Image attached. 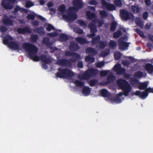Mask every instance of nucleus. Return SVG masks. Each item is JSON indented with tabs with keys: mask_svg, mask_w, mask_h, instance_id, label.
I'll list each match as a JSON object with an SVG mask.
<instances>
[{
	"mask_svg": "<svg viewBox=\"0 0 153 153\" xmlns=\"http://www.w3.org/2000/svg\"><path fill=\"white\" fill-rule=\"evenodd\" d=\"M24 50L28 53L29 58L35 62H38L40 59V57L36 54L38 51V48L34 44L28 42L24 43L23 44Z\"/></svg>",
	"mask_w": 153,
	"mask_h": 153,
	"instance_id": "nucleus-1",
	"label": "nucleus"
},
{
	"mask_svg": "<svg viewBox=\"0 0 153 153\" xmlns=\"http://www.w3.org/2000/svg\"><path fill=\"white\" fill-rule=\"evenodd\" d=\"M72 56V58L70 59V61L65 59H62L58 60L57 61V63L59 65L62 66H70L72 65L71 62H75L77 60L81 59V56L78 53H75Z\"/></svg>",
	"mask_w": 153,
	"mask_h": 153,
	"instance_id": "nucleus-2",
	"label": "nucleus"
},
{
	"mask_svg": "<svg viewBox=\"0 0 153 153\" xmlns=\"http://www.w3.org/2000/svg\"><path fill=\"white\" fill-rule=\"evenodd\" d=\"M58 71L56 74L57 77L66 79L73 77L74 74L73 72L67 68L63 69L59 68L58 69Z\"/></svg>",
	"mask_w": 153,
	"mask_h": 153,
	"instance_id": "nucleus-3",
	"label": "nucleus"
},
{
	"mask_svg": "<svg viewBox=\"0 0 153 153\" xmlns=\"http://www.w3.org/2000/svg\"><path fill=\"white\" fill-rule=\"evenodd\" d=\"M117 83L120 88L123 91V94L127 96L131 90V86L126 80L119 79L117 80Z\"/></svg>",
	"mask_w": 153,
	"mask_h": 153,
	"instance_id": "nucleus-4",
	"label": "nucleus"
},
{
	"mask_svg": "<svg viewBox=\"0 0 153 153\" xmlns=\"http://www.w3.org/2000/svg\"><path fill=\"white\" fill-rule=\"evenodd\" d=\"M120 16L123 21H127L129 19L133 20L134 16L131 13H129L126 10L123 9L120 11Z\"/></svg>",
	"mask_w": 153,
	"mask_h": 153,
	"instance_id": "nucleus-5",
	"label": "nucleus"
},
{
	"mask_svg": "<svg viewBox=\"0 0 153 153\" xmlns=\"http://www.w3.org/2000/svg\"><path fill=\"white\" fill-rule=\"evenodd\" d=\"M153 93V88L149 87L146 90V92H141L140 91H137L131 94L132 95H136L139 96L142 99H145L148 95V93Z\"/></svg>",
	"mask_w": 153,
	"mask_h": 153,
	"instance_id": "nucleus-6",
	"label": "nucleus"
},
{
	"mask_svg": "<svg viewBox=\"0 0 153 153\" xmlns=\"http://www.w3.org/2000/svg\"><path fill=\"white\" fill-rule=\"evenodd\" d=\"M98 70L94 69H88L82 75V78L84 79H88L91 77L97 75Z\"/></svg>",
	"mask_w": 153,
	"mask_h": 153,
	"instance_id": "nucleus-7",
	"label": "nucleus"
},
{
	"mask_svg": "<svg viewBox=\"0 0 153 153\" xmlns=\"http://www.w3.org/2000/svg\"><path fill=\"white\" fill-rule=\"evenodd\" d=\"M17 0H3L1 1V4L4 8L9 9L12 7L11 3H14Z\"/></svg>",
	"mask_w": 153,
	"mask_h": 153,
	"instance_id": "nucleus-8",
	"label": "nucleus"
},
{
	"mask_svg": "<svg viewBox=\"0 0 153 153\" xmlns=\"http://www.w3.org/2000/svg\"><path fill=\"white\" fill-rule=\"evenodd\" d=\"M63 16L69 22H73L77 18L78 16L76 13L69 12L67 14L63 15Z\"/></svg>",
	"mask_w": 153,
	"mask_h": 153,
	"instance_id": "nucleus-9",
	"label": "nucleus"
},
{
	"mask_svg": "<svg viewBox=\"0 0 153 153\" xmlns=\"http://www.w3.org/2000/svg\"><path fill=\"white\" fill-rule=\"evenodd\" d=\"M110 0H106L108 1ZM102 5L103 7H105L106 9L109 11L115 10L116 7L115 6L112 4H109L106 2V0H101Z\"/></svg>",
	"mask_w": 153,
	"mask_h": 153,
	"instance_id": "nucleus-10",
	"label": "nucleus"
},
{
	"mask_svg": "<svg viewBox=\"0 0 153 153\" xmlns=\"http://www.w3.org/2000/svg\"><path fill=\"white\" fill-rule=\"evenodd\" d=\"M88 27L90 29V32L91 33L88 34L87 37L90 38L94 37L96 35L95 33L97 32L96 26L93 24H90L89 25Z\"/></svg>",
	"mask_w": 153,
	"mask_h": 153,
	"instance_id": "nucleus-11",
	"label": "nucleus"
},
{
	"mask_svg": "<svg viewBox=\"0 0 153 153\" xmlns=\"http://www.w3.org/2000/svg\"><path fill=\"white\" fill-rule=\"evenodd\" d=\"M18 33L20 34H30L31 33V29L28 26H26L24 28H19L17 30Z\"/></svg>",
	"mask_w": 153,
	"mask_h": 153,
	"instance_id": "nucleus-12",
	"label": "nucleus"
},
{
	"mask_svg": "<svg viewBox=\"0 0 153 153\" xmlns=\"http://www.w3.org/2000/svg\"><path fill=\"white\" fill-rule=\"evenodd\" d=\"M72 4L77 9L82 8L84 5L82 0H73Z\"/></svg>",
	"mask_w": 153,
	"mask_h": 153,
	"instance_id": "nucleus-13",
	"label": "nucleus"
},
{
	"mask_svg": "<svg viewBox=\"0 0 153 153\" xmlns=\"http://www.w3.org/2000/svg\"><path fill=\"white\" fill-rule=\"evenodd\" d=\"M119 43V47L121 49L124 50L128 47L129 44L127 42L123 41V39L120 38L118 41Z\"/></svg>",
	"mask_w": 153,
	"mask_h": 153,
	"instance_id": "nucleus-14",
	"label": "nucleus"
},
{
	"mask_svg": "<svg viewBox=\"0 0 153 153\" xmlns=\"http://www.w3.org/2000/svg\"><path fill=\"white\" fill-rule=\"evenodd\" d=\"M69 48L73 51H76L79 49V45L75 41H72L70 43Z\"/></svg>",
	"mask_w": 153,
	"mask_h": 153,
	"instance_id": "nucleus-15",
	"label": "nucleus"
},
{
	"mask_svg": "<svg viewBox=\"0 0 153 153\" xmlns=\"http://www.w3.org/2000/svg\"><path fill=\"white\" fill-rule=\"evenodd\" d=\"M8 47L14 50H19L20 47L19 43L13 41H10Z\"/></svg>",
	"mask_w": 153,
	"mask_h": 153,
	"instance_id": "nucleus-16",
	"label": "nucleus"
},
{
	"mask_svg": "<svg viewBox=\"0 0 153 153\" xmlns=\"http://www.w3.org/2000/svg\"><path fill=\"white\" fill-rule=\"evenodd\" d=\"M3 22L4 25H6L12 26L13 25V22L7 16H6L3 19Z\"/></svg>",
	"mask_w": 153,
	"mask_h": 153,
	"instance_id": "nucleus-17",
	"label": "nucleus"
},
{
	"mask_svg": "<svg viewBox=\"0 0 153 153\" xmlns=\"http://www.w3.org/2000/svg\"><path fill=\"white\" fill-rule=\"evenodd\" d=\"M149 84V82L148 81L144 82H140L138 88L140 90H145V91L143 92H146V90L148 88L147 86Z\"/></svg>",
	"mask_w": 153,
	"mask_h": 153,
	"instance_id": "nucleus-18",
	"label": "nucleus"
},
{
	"mask_svg": "<svg viewBox=\"0 0 153 153\" xmlns=\"http://www.w3.org/2000/svg\"><path fill=\"white\" fill-rule=\"evenodd\" d=\"M86 15L87 17V18L89 19H92L93 22H95L96 20L95 19L93 20V19L95 18L96 16L95 14L93 13H91L90 10H88L86 13Z\"/></svg>",
	"mask_w": 153,
	"mask_h": 153,
	"instance_id": "nucleus-19",
	"label": "nucleus"
},
{
	"mask_svg": "<svg viewBox=\"0 0 153 153\" xmlns=\"http://www.w3.org/2000/svg\"><path fill=\"white\" fill-rule=\"evenodd\" d=\"M13 39V37L7 35L4 37L3 43L4 45H7L8 46H9L10 42L9 41L12 40Z\"/></svg>",
	"mask_w": 153,
	"mask_h": 153,
	"instance_id": "nucleus-20",
	"label": "nucleus"
},
{
	"mask_svg": "<svg viewBox=\"0 0 153 153\" xmlns=\"http://www.w3.org/2000/svg\"><path fill=\"white\" fill-rule=\"evenodd\" d=\"M86 53H89L92 56H95L97 53V51L94 48L91 47H88L85 49Z\"/></svg>",
	"mask_w": 153,
	"mask_h": 153,
	"instance_id": "nucleus-21",
	"label": "nucleus"
},
{
	"mask_svg": "<svg viewBox=\"0 0 153 153\" xmlns=\"http://www.w3.org/2000/svg\"><path fill=\"white\" fill-rule=\"evenodd\" d=\"M144 68L149 74H150L153 72V65L151 63H148L146 64Z\"/></svg>",
	"mask_w": 153,
	"mask_h": 153,
	"instance_id": "nucleus-22",
	"label": "nucleus"
},
{
	"mask_svg": "<svg viewBox=\"0 0 153 153\" xmlns=\"http://www.w3.org/2000/svg\"><path fill=\"white\" fill-rule=\"evenodd\" d=\"M40 60L46 64L50 63L51 60L49 58L47 57L45 55L42 54L40 56Z\"/></svg>",
	"mask_w": 153,
	"mask_h": 153,
	"instance_id": "nucleus-23",
	"label": "nucleus"
},
{
	"mask_svg": "<svg viewBox=\"0 0 153 153\" xmlns=\"http://www.w3.org/2000/svg\"><path fill=\"white\" fill-rule=\"evenodd\" d=\"M82 94L85 96H88L91 93L90 88L88 87L85 86L82 89Z\"/></svg>",
	"mask_w": 153,
	"mask_h": 153,
	"instance_id": "nucleus-24",
	"label": "nucleus"
},
{
	"mask_svg": "<svg viewBox=\"0 0 153 153\" xmlns=\"http://www.w3.org/2000/svg\"><path fill=\"white\" fill-rule=\"evenodd\" d=\"M34 31L38 33L40 35L45 34V31L43 27L41 26L36 28L34 29Z\"/></svg>",
	"mask_w": 153,
	"mask_h": 153,
	"instance_id": "nucleus-25",
	"label": "nucleus"
},
{
	"mask_svg": "<svg viewBox=\"0 0 153 153\" xmlns=\"http://www.w3.org/2000/svg\"><path fill=\"white\" fill-rule=\"evenodd\" d=\"M92 37L91 42L92 45L99 43L100 40V37L99 35H97L94 37Z\"/></svg>",
	"mask_w": 153,
	"mask_h": 153,
	"instance_id": "nucleus-26",
	"label": "nucleus"
},
{
	"mask_svg": "<svg viewBox=\"0 0 153 153\" xmlns=\"http://www.w3.org/2000/svg\"><path fill=\"white\" fill-rule=\"evenodd\" d=\"M76 40L81 45H84L87 42V40L79 36L76 38Z\"/></svg>",
	"mask_w": 153,
	"mask_h": 153,
	"instance_id": "nucleus-27",
	"label": "nucleus"
},
{
	"mask_svg": "<svg viewBox=\"0 0 153 153\" xmlns=\"http://www.w3.org/2000/svg\"><path fill=\"white\" fill-rule=\"evenodd\" d=\"M131 84L134 87H137L138 88L140 82L139 80L135 78H132L131 79Z\"/></svg>",
	"mask_w": 153,
	"mask_h": 153,
	"instance_id": "nucleus-28",
	"label": "nucleus"
},
{
	"mask_svg": "<svg viewBox=\"0 0 153 153\" xmlns=\"http://www.w3.org/2000/svg\"><path fill=\"white\" fill-rule=\"evenodd\" d=\"M59 36L60 40L63 42L67 41L69 39L68 35L64 33L60 34Z\"/></svg>",
	"mask_w": 153,
	"mask_h": 153,
	"instance_id": "nucleus-29",
	"label": "nucleus"
},
{
	"mask_svg": "<svg viewBox=\"0 0 153 153\" xmlns=\"http://www.w3.org/2000/svg\"><path fill=\"white\" fill-rule=\"evenodd\" d=\"M100 93L102 96L104 97H108L110 96V94L105 89H103L100 91Z\"/></svg>",
	"mask_w": 153,
	"mask_h": 153,
	"instance_id": "nucleus-30",
	"label": "nucleus"
},
{
	"mask_svg": "<svg viewBox=\"0 0 153 153\" xmlns=\"http://www.w3.org/2000/svg\"><path fill=\"white\" fill-rule=\"evenodd\" d=\"M117 45L116 42L114 40H111L108 43V46L109 48L114 49L116 47Z\"/></svg>",
	"mask_w": 153,
	"mask_h": 153,
	"instance_id": "nucleus-31",
	"label": "nucleus"
},
{
	"mask_svg": "<svg viewBox=\"0 0 153 153\" xmlns=\"http://www.w3.org/2000/svg\"><path fill=\"white\" fill-rule=\"evenodd\" d=\"M117 25V22L115 21H114L112 22L110 27V30L113 32L116 30Z\"/></svg>",
	"mask_w": 153,
	"mask_h": 153,
	"instance_id": "nucleus-32",
	"label": "nucleus"
},
{
	"mask_svg": "<svg viewBox=\"0 0 153 153\" xmlns=\"http://www.w3.org/2000/svg\"><path fill=\"white\" fill-rule=\"evenodd\" d=\"M115 76L113 75L108 76L107 78V83L108 84L113 82L115 79Z\"/></svg>",
	"mask_w": 153,
	"mask_h": 153,
	"instance_id": "nucleus-33",
	"label": "nucleus"
},
{
	"mask_svg": "<svg viewBox=\"0 0 153 153\" xmlns=\"http://www.w3.org/2000/svg\"><path fill=\"white\" fill-rule=\"evenodd\" d=\"M131 10L134 13L136 14L140 11V8L138 6H133L131 7Z\"/></svg>",
	"mask_w": 153,
	"mask_h": 153,
	"instance_id": "nucleus-34",
	"label": "nucleus"
},
{
	"mask_svg": "<svg viewBox=\"0 0 153 153\" xmlns=\"http://www.w3.org/2000/svg\"><path fill=\"white\" fill-rule=\"evenodd\" d=\"M122 34L121 31L120 30H117L116 32L114 33L113 37L115 39L118 38Z\"/></svg>",
	"mask_w": 153,
	"mask_h": 153,
	"instance_id": "nucleus-35",
	"label": "nucleus"
},
{
	"mask_svg": "<svg viewBox=\"0 0 153 153\" xmlns=\"http://www.w3.org/2000/svg\"><path fill=\"white\" fill-rule=\"evenodd\" d=\"M74 82L76 87H82L84 85V82L77 80H75Z\"/></svg>",
	"mask_w": 153,
	"mask_h": 153,
	"instance_id": "nucleus-36",
	"label": "nucleus"
},
{
	"mask_svg": "<svg viewBox=\"0 0 153 153\" xmlns=\"http://www.w3.org/2000/svg\"><path fill=\"white\" fill-rule=\"evenodd\" d=\"M85 61L86 62L93 63L94 61V58L93 57H91L90 56H87L85 58Z\"/></svg>",
	"mask_w": 153,
	"mask_h": 153,
	"instance_id": "nucleus-37",
	"label": "nucleus"
},
{
	"mask_svg": "<svg viewBox=\"0 0 153 153\" xmlns=\"http://www.w3.org/2000/svg\"><path fill=\"white\" fill-rule=\"evenodd\" d=\"M38 39V36L37 34L32 35L30 37V40L32 42L35 43Z\"/></svg>",
	"mask_w": 153,
	"mask_h": 153,
	"instance_id": "nucleus-38",
	"label": "nucleus"
},
{
	"mask_svg": "<svg viewBox=\"0 0 153 153\" xmlns=\"http://www.w3.org/2000/svg\"><path fill=\"white\" fill-rule=\"evenodd\" d=\"M43 42L47 46H50L52 45V43L49 41V39L48 38H46L43 39Z\"/></svg>",
	"mask_w": 153,
	"mask_h": 153,
	"instance_id": "nucleus-39",
	"label": "nucleus"
},
{
	"mask_svg": "<svg viewBox=\"0 0 153 153\" xmlns=\"http://www.w3.org/2000/svg\"><path fill=\"white\" fill-rule=\"evenodd\" d=\"M126 71V70L125 68L121 67L116 71V72L117 74L121 75L125 73Z\"/></svg>",
	"mask_w": 153,
	"mask_h": 153,
	"instance_id": "nucleus-40",
	"label": "nucleus"
},
{
	"mask_svg": "<svg viewBox=\"0 0 153 153\" xmlns=\"http://www.w3.org/2000/svg\"><path fill=\"white\" fill-rule=\"evenodd\" d=\"M65 6L64 4L60 5L58 8V10L62 13H63L65 12Z\"/></svg>",
	"mask_w": 153,
	"mask_h": 153,
	"instance_id": "nucleus-41",
	"label": "nucleus"
},
{
	"mask_svg": "<svg viewBox=\"0 0 153 153\" xmlns=\"http://www.w3.org/2000/svg\"><path fill=\"white\" fill-rule=\"evenodd\" d=\"M99 44H100V48L102 49L104 48L107 45V42L106 41H100Z\"/></svg>",
	"mask_w": 153,
	"mask_h": 153,
	"instance_id": "nucleus-42",
	"label": "nucleus"
},
{
	"mask_svg": "<svg viewBox=\"0 0 153 153\" xmlns=\"http://www.w3.org/2000/svg\"><path fill=\"white\" fill-rule=\"evenodd\" d=\"M122 55L121 53L120 52L116 53L114 54V57L115 60H119L121 58Z\"/></svg>",
	"mask_w": 153,
	"mask_h": 153,
	"instance_id": "nucleus-43",
	"label": "nucleus"
},
{
	"mask_svg": "<svg viewBox=\"0 0 153 153\" xmlns=\"http://www.w3.org/2000/svg\"><path fill=\"white\" fill-rule=\"evenodd\" d=\"M143 75V74L141 71H138L135 73L134 75V76L136 78H141Z\"/></svg>",
	"mask_w": 153,
	"mask_h": 153,
	"instance_id": "nucleus-44",
	"label": "nucleus"
},
{
	"mask_svg": "<svg viewBox=\"0 0 153 153\" xmlns=\"http://www.w3.org/2000/svg\"><path fill=\"white\" fill-rule=\"evenodd\" d=\"M98 80L96 79H92L88 82V83L89 85L91 86H93L97 83Z\"/></svg>",
	"mask_w": 153,
	"mask_h": 153,
	"instance_id": "nucleus-45",
	"label": "nucleus"
},
{
	"mask_svg": "<svg viewBox=\"0 0 153 153\" xmlns=\"http://www.w3.org/2000/svg\"><path fill=\"white\" fill-rule=\"evenodd\" d=\"M114 3L116 5L119 7H121L123 4L121 0H114Z\"/></svg>",
	"mask_w": 153,
	"mask_h": 153,
	"instance_id": "nucleus-46",
	"label": "nucleus"
},
{
	"mask_svg": "<svg viewBox=\"0 0 153 153\" xmlns=\"http://www.w3.org/2000/svg\"><path fill=\"white\" fill-rule=\"evenodd\" d=\"M100 14L102 18L107 17L108 16L107 13L104 10L100 11Z\"/></svg>",
	"mask_w": 153,
	"mask_h": 153,
	"instance_id": "nucleus-47",
	"label": "nucleus"
},
{
	"mask_svg": "<svg viewBox=\"0 0 153 153\" xmlns=\"http://www.w3.org/2000/svg\"><path fill=\"white\" fill-rule=\"evenodd\" d=\"M78 24L80 26L86 27L87 26L86 23L82 19L78 20H77Z\"/></svg>",
	"mask_w": 153,
	"mask_h": 153,
	"instance_id": "nucleus-48",
	"label": "nucleus"
},
{
	"mask_svg": "<svg viewBox=\"0 0 153 153\" xmlns=\"http://www.w3.org/2000/svg\"><path fill=\"white\" fill-rule=\"evenodd\" d=\"M135 31L137 32V33L140 36L143 38H144L145 37V35L143 32L141 31V30L138 28L136 29Z\"/></svg>",
	"mask_w": 153,
	"mask_h": 153,
	"instance_id": "nucleus-49",
	"label": "nucleus"
},
{
	"mask_svg": "<svg viewBox=\"0 0 153 153\" xmlns=\"http://www.w3.org/2000/svg\"><path fill=\"white\" fill-rule=\"evenodd\" d=\"M74 30L76 33L79 34H82L83 33V30L82 29L78 27H75Z\"/></svg>",
	"mask_w": 153,
	"mask_h": 153,
	"instance_id": "nucleus-50",
	"label": "nucleus"
},
{
	"mask_svg": "<svg viewBox=\"0 0 153 153\" xmlns=\"http://www.w3.org/2000/svg\"><path fill=\"white\" fill-rule=\"evenodd\" d=\"M46 29L48 31H50L51 30H55V28L50 24H48L46 26Z\"/></svg>",
	"mask_w": 153,
	"mask_h": 153,
	"instance_id": "nucleus-51",
	"label": "nucleus"
},
{
	"mask_svg": "<svg viewBox=\"0 0 153 153\" xmlns=\"http://www.w3.org/2000/svg\"><path fill=\"white\" fill-rule=\"evenodd\" d=\"M121 67V65L120 64L118 63L115 65L113 69L114 71L116 72Z\"/></svg>",
	"mask_w": 153,
	"mask_h": 153,
	"instance_id": "nucleus-52",
	"label": "nucleus"
},
{
	"mask_svg": "<svg viewBox=\"0 0 153 153\" xmlns=\"http://www.w3.org/2000/svg\"><path fill=\"white\" fill-rule=\"evenodd\" d=\"M74 54H76L75 52H72L70 51H66L65 52V55L67 56H72Z\"/></svg>",
	"mask_w": 153,
	"mask_h": 153,
	"instance_id": "nucleus-53",
	"label": "nucleus"
},
{
	"mask_svg": "<svg viewBox=\"0 0 153 153\" xmlns=\"http://www.w3.org/2000/svg\"><path fill=\"white\" fill-rule=\"evenodd\" d=\"M7 29L5 26H0V32L4 33L7 31Z\"/></svg>",
	"mask_w": 153,
	"mask_h": 153,
	"instance_id": "nucleus-54",
	"label": "nucleus"
},
{
	"mask_svg": "<svg viewBox=\"0 0 153 153\" xmlns=\"http://www.w3.org/2000/svg\"><path fill=\"white\" fill-rule=\"evenodd\" d=\"M35 15L32 14H29L27 16V18L28 19L33 20L35 17Z\"/></svg>",
	"mask_w": 153,
	"mask_h": 153,
	"instance_id": "nucleus-55",
	"label": "nucleus"
},
{
	"mask_svg": "<svg viewBox=\"0 0 153 153\" xmlns=\"http://www.w3.org/2000/svg\"><path fill=\"white\" fill-rule=\"evenodd\" d=\"M58 33L56 32H53L51 33H48L47 35L48 36L51 37H54L57 36Z\"/></svg>",
	"mask_w": 153,
	"mask_h": 153,
	"instance_id": "nucleus-56",
	"label": "nucleus"
},
{
	"mask_svg": "<svg viewBox=\"0 0 153 153\" xmlns=\"http://www.w3.org/2000/svg\"><path fill=\"white\" fill-rule=\"evenodd\" d=\"M34 5V4L32 2L29 1L27 2L25 4V6L26 8H30Z\"/></svg>",
	"mask_w": 153,
	"mask_h": 153,
	"instance_id": "nucleus-57",
	"label": "nucleus"
},
{
	"mask_svg": "<svg viewBox=\"0 0 153 153\" xmlns=\"http://www.w3.org/2000/svg\"><path fill=\"white\" fill-rule=\"evenodd\" d=\"M108 74V71H100V74L102 76H105Z\"/></svg>",
	"mask_w": 153,
	"mask_h": 153,
	"instance_id": "nucleus-58",
	"label": "nucleus"
},
{
	"mask_svg": "<svg viewBox=\"0 0 153 153\" xmlns=\"http://www.w3.org/2000/svg\"><path fill=\"white\" fill-rule=\"evenodd\" d=\"M105 65V62H99L96 64V66L98 68H101L103 66Z\"/></svg>",
	"mask_w": 153,
	"mask_h": 153,
	"instance_id": "nucleus-59",
	"label": "nucleus"
},
{
	"mask_svg": "<svg viewBox=\"0 0 153 153\" xmlns=\"http://www.w3.org/2000/svg\"><path fill=\"white\" fill-rule=\"evenodd\" d=\"M123 75L124 78L127 79H130L131 77L130 74L126 73H124L123 74Z\"/></svg>",
	"mask_w": 153,
	"mask_h": 153,
	"instance_id": "nucleus-60",
	"label": "nucleus"
},
{
	"mask_svg": "<svg viewBox=\"0 0 153 153\" xmlns=\"http://www.w3.org/2000/svg\"><path fill=\"white\" fill-rule=\"evenodd\" d=\"M115 101L118 103H120L121 102V98L118 97H116L114 98Z\"/></svg>",
	"mask_w": 153,
	"mask_h": 153,
	"instance_id": "nucleus-61",
	"label": "nucleus"
},
{
	"mask_svg": "<svg viewBox=\"0 0 153 153\" xmlns=\"http://www.w3.org/2000/svg\"><path fill=\"white\" fill-rule=\"evenodd\" d=\"M98 3V2L95 0H92L89 2V4L91 5H96Z\"/></svg>",
	"mask_w": 153,
	"mask_h": 153,
	"instance_id": "nucleus-62",
	"label": "nucleus"
},
{
	"mask_svg": "<svg viewBox=\"0 0 153 153\" xmlns=\"http://www.w3.org/2000/svg\"><path fill=\"white\" fill-rule=\"evenodd\" d=\"M148 16V13L147 12H145L143 13V18L144 19H147Z\"/></svg>",
	"mask_w": 153,
	"mask_h": 153,
	"instance_id": "nucleus-63",
	"label": "nucleus"
},
{
	"mask_svg": "<svg viewBox=\"0 0 153 153\" xmlns=\"http://www.w3.org/2000/svg\"><path fill=\"white\" fill-rule=\"evenodd\" d=\"M77 66L78 67L80 68H82L83 66L82 62L81 61H79L77 63Z\"/></svg>",
	"mask_w": 153,
	"mask_h": 153,
	"instance_id": "nucleus-64",
	"label": "nucleus"
}]
</instances>
